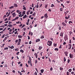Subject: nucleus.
I'll use <instances>...</instances> for the list:
<instances>
[{
	"instance_id": "obj_1",
	"label": "nucleus",
	"mask_w": 75,
	"mask_h": 75,
	"mask_svg": "<svg viewBox=\"0 0 75 75\" xmlns=\"http://www.w3.org/2000/svg\"><path fill=\"white\" fill-rule=\"evenodd\" d=\"M18 40H16L15 42L16 43H17L18 42V43L17 44V45H20V43H21V39H19Z\"/></svg>"
},
{
	"instance_id": "obj_2",
	"label": "nucleus",
	"mask_w": 75,
	"mask_h": 75,
	"mask_svg": "<svg viewBox=\"0 0 75 75\" xmlns=\"http://www.w3.org/2000/svg\"><path fill=\"white\" fill-rule=\"evenodd\" d=\"M47 45L49 46H51L52 45V41H48L47 43Z\"/></svg>"
},
{
	"instance_id": "obj_3",
	"label": "nucleus",
	"mask_w": 75,
	"mask_h": 75,
	"mask_svg": "<svg viewBox=\"0 0 75 75\" xmlns=\"http://www.w3.org/2000/svg\"><path fill=\"white\" fill-rule=\"evenodd\" d=\"M64 39L65 41H67V40L68 39V36L67 35H66L64 37Z\"/></svg>"
},
{
	"instance_id": "obj_4",
	"label": "nucleus",
	"mask_w": 75,
	"mask_h": 75,
	"mask_svg": "<svg viewBox=\"0 0 75 75\" xmlns=\"http://www.w3.org/2000/svg\"><path fill=\"white\" fill-rule=\"evenodd\" d=\"M68 45L69 47L68 48L69 50H71V47H72V45L71 44H69Z\"/></svg>"
},
{
	"instance_id": "obj_5",
	"label": "nucleus",
	"mask_w": 75,
	"mask_h": 75,
	"mask_svg": "<svg viewBox=\"0 0 75 75\" xmlns=\"http://www.w3.org/2000/svg\"><path fill=\"white\" fill-rule=\"evenodd\" d=\"M64 54H65V55L66 57H68V52H64Z\"/></svg>"
},
{
	"instance_id": "obj_6",
	"label": "nucleus",
	"mask_w": 75,
	"mask_h": 75,
	"mask_svg": "<svg viewBox=\"0 0 75 75\" xmlns=\"http://www.w3.org/2000/svg\"><path fill=\"white\" fill-rule=\"evenodd\" d=\"M69 57L70 58H72L74 57V55L71 54H69Z\"/></svg>"
},
{
	"instance_id": "obj_7",
	"label": "nucleus",
	"mask_w": 75,
	"mask_h": 75,
	"mask_svg": "<svg viewBox=\"0 0 75 75\" xmlns=\"http://www.w3.org/2000/svg\"><path fill=\"white\" fill-rule=\"evenodd\" d=\"M44 17L45 18H48V15H47V13H45L44 15Z\"/></svg>"
},
{
	"instance_id": "obj_8",
	"label": "nucleus",
	"mask_w": 75,
	"mask_h": 75,
	"mask_svg": "<svg viewBox=\"0 0 75 75\" xmlns=\"http://www.w3.org/2000/svg\"><path fill=\"white\" fill-rule=\"evenodd\" d=\"M63 35H64V32H61L60 34V37H63Z\"/></svg>"
},
{
	"instance_id": "obj_9",
	"label": "nucleus",
	"mask_w": 75,
	"mask_h": 75,
	"mask_svg": "<svg viewBox=\"0 0 75 75\" xmlns=\"http://www.w3.org/2000/svg\"><path fill=\"white\" fill-rule=\"evenodd\" d=\"M62 24L63 26H64V27H66V25H67V24L64 22H62Z\"/></svg>"
},
{
	"instance_id": "obj_10",
	"label": "nucleus",
	"mask_w": 75,
	"mask_h": 75,
	"mask_svg": "<svg viewBox=\"0 0 75 75\" xmlns=\"http://www.w3.org/2000/svg\"><path fill=\"white\" fill-rule=\"evenodd\" d=\"M12 15H13V17H16V14L15 13H13L12 14Z\"/></svg>"
},
{
	"instance_id": "obj_11",
	"label": "nucleus",
	"mask_w": 75,
	"mask_h": 75,
	"mask_svg": "<svg viewBox=\"0 0 75 75\" xmlns=\"http://www.w3.org/2000/svg\"><path fill=\"white\" fill-rule=\"evenodd\" d=\"M34 55L35 56L36 58H37L38 57V55L37 54L35 53L34 54Z\"/></svg>"
},
{
	"instance_id": "obj_12",
	"label": "nucleus",
	"mask_w": 75,
	"mask_h": 75,
	"mask_svg": "<svg viewBox=\"0 0 75 75\" xmlns=\"http://www.w3.org/2000/svg\"><path fill=\"white\" fill-rule=\"evenodd\" d=\"M39 41H40V39H38L36 40L35 42H39Z\"/></svg>"
},
{
	"instance_id": "obj_13",
	"label": "nucleus",
	"mask_w": 75,
	"mask_h": 75,
	"mask_svg": "<svg viewBox=\"0 0 75 75\" xmlns=\"http://www.w3.org/2000/svg\"><path fill=\"white\" fill-rule=\"evenodd\" d=\"M7 39V37H6L4 40H3V42H4Z\"/></svg>"
},
{
	"instance_id": "obj_14",
	"label": "nucleus",
	"mask_w": 75,
	"mask_h": 75,
	"mask_svg": "<svg viewBox=\"0 0 75 75\" xmlns=\"http://www.w3.org/2000/svg\"><path fill=\"white\" fill-rule=\"evenodd\" d=\"M42 47L41 46H39V48H38V50H41V49H42Z\"/></svg>"
},
{
	"instance_id": "obj_15",
	"label": "nucleus",
	"mask_w": 75,
	"mask_h": 75,
	"mask_svg": "<svg viewBox=\"0 0 75 75\" xmlns=\"http://www.w3.org/2000/svg\"><path fill=\"white\" fill-rule=\"evenodd\" d=\"M20 52H22L23 53H24V50H23L21 49L20 50Z\"/></svg>"
},
{
	"instance_id": "obj_16",
	"label": "nucleus",
	"mask_w": 75,
	"mask_h": 75,
	"mask_svg": "<svg viewBox=\"0 0 75 75\" xmlns=\"http://www.w3.org/2000/svg\"><path fill=\"white\" fill-rule=\"evenodd\" d=\"M18 37L19 38H22V36L20 35H18Z\"/></svg>"
},
{
	"instance_id": "obj_17",
	"label": "nucleus",
	"mask_w": 75,
	"mask_h": 75,
	"mask_svg": "<svg viewBox=\"0 0 75 75\" xmlns=\"http://www.w3.org/2000/svg\"><path fill=\"white\" fill-rule=\"evenodd\" d=\"M14 48V47L13 45H12L11 46L9 47V48H11V49H13Z\"/></svg>"
},
{
	"instance_id": "obj_18",
	"label": "nucleus",
	"mask_w": 75,
	"mask_h": 75,
	"mask_svg": "<svg viewBox=\"0 0 75 75\" xmlns=\"http://www.w3.org/2000/svg\"><path fill=\"white\" fill-rule=\"evenodd\" d=\"M39 5H38V3H37L36 6H35V7H36V8H38Z\"/></svg>"
},
{
	"instance_id": "obj_19",
	"label": "nucleus",
	"mask_w": 75,
	"mask_h": 75,
	"mask_svg": "<svg viewBox=\"0 0 75 75\" xmlns=\"http://www.w3.org/2000/svg\"><path fill=\"white\" fill-rule=\"evenodd\" d=\"M44 71V69H42L40 70V72L41 73H43Z\"/></svg>"
},
{
	"instance_id": "obj_20",
	"label": "nucleus",
	"mask_w": 75,
	"mask_h": 75,
	"mask_svg": "<svg viewBox=\"0 0 75 75\" xmlns=\"http://www.w3.org/2000/svg\"><path fill=\"white\" fill-rule=\"evenodd\" d=\"M51 7H55V5H54V4H51Z\"/></svg>"
},
{
	"instance_id": "obj_21",
	"label": "nucleus",
	"mask_w": 75,
	"mask_h": 75,
	"mask_svg": "<svg viewBox=\"0 0 75 75\" xmlns=\"http://www.w3.org/2000/svg\"><path fill=\"white\" fill-rule=\"evenodd\" d=\"M71 74L72 75H75V73H74V71L71 72Z\"/></svg>"
},
{
	"instance_id": "obj_22",
	"label": "nucleus",
	"mask_w": 75,
	"mask_h": 75,
	"mask_svg": "<svg viewBox=\"0 0 75 75\" xmlns=\"http://www.w3.org/2000/svg\"><path fill=\"white\" fill-rule=\"evenodd\" d=\"M14 6L15 7H17V4H14Z\"/></svg>"
},
{
	"instance_id": "obj_23",
	"label": "nucleus",
	"mask_w": 75,
	"mask_h": 75,
	"mask_svg": "<svg viewBox=\"0 0 75 75\" xmlns=\"http://www.w3.org/2000/svg\"><path fill=\"white\" fill-rule=\"evenodd\" d=\"M59 50H58V48H55L54 49V51H58Z\"/></svg>"
},
{
	"instance_id": "obj_24",
	"label": "nucleus",
	"mask_w": 75,
	"mask_h": 75,
	"mask_svg": "<svg viewBox=\"0 0 75 75\" xmlns=\"http://www.w3.org/2000/svg\"><path fill=\"white\" fill-rule=\"evenodd\" d=\"M37 62H38V61H37V60L35 59V64H37Z\"/></svg>"
},
{
	"instance_id": "obj_25",
	"label": "nucleus",
	"mask_w": 75,
	"mask_h": 75,
	"mask_svg": "<svg viewBox=\"0 0 75 75\" xmlns=\"http://www.w3.org/2000/svg\"><path fill=\"white\" fill-rule=\"evenodd\" d=\"M18 72L19 74V75H22V74L21 73V72H20V71H18Z\"/></svg>"
},
{
	"instance_id": "obj_26",
	"label": "nucleus",
	"mask_w": 75,
	"mask_h": 75,
	"mask_svg": "<svg viewBox=\"0 0 75 75\" xmlns=\"http://www.w3.org/2000/svg\"><path fill=\"white\" fill-rule=\"evenodd\" d=\"M8 26H9V27H13V25H12L9 24Z\"/></svg>"
},
{
	"instance_id": "obj_27",
	"label": "nucleus",
	"mask_w": 75,
	"mask_h": 75,
	"mask_svg": "<svg viewBox=\"0 0 75 75\" xmlns=\"http://www.w3.org/2000/svg\"><path fill=\"white\" fill-rule=\"evenodd\" d=\"M68 71L69 72H71V71H72V69H69L68 70Z\"/></svg>"
},
{
	"instance_id": "obj_28",
	"label": "nucleus",
	"mask_w": 75,
	"mask_h": 75,
	"mask_svg": "<svg viewBox=\"0 0 75 75\" xmlns=\"http://www.w3.org/2000/svg\"><path fill=\"white\" fill-rule=\"evenodd\" d=\"M59 69H60V71H62V70H63V68H62L61 67H60Z\"/></svg>"
},
{
	"instance_id": "obj_29",
	"label": "nucleus",
	"mask_w": 75,
	"mask_h": 75,
	"mask_svg": "<svg viewBox=\"0 0 75 75\" xmlns=\"http://www.w3.org/2000/svg\"><path fill=\"white\" fill-rule=\"evenodd\" d=\"M26 17H27V15H25L23 17V18H26Z\"/></svg>"
},
{
	"instance_id": "obj_30",
	"label": "nucleus",
	"mask_w": 75,
	"mask_h": 75,
	"mask_svg": "<svg viewBox=\"0 0 75 75\" xmlns=\"http://www.w3.org/2000/svg\"><path fill=\"white\" fill-rule=\"evenodd\" d=\"M71 23H73L72 22V21H69V24H70Z\"/></svg>"
},
{
	"instance_id": "obj_31",
	"label": "nucleus",
	"mask_w": 75,
	"mask_h": 75,
	"mask_svg": "<svg viewBox=\"0 0 75 75\" xmlns=\"http://www.w3.org/2000/svg\"><path fill=\"white\" fill-rule=\"evenodd\" d=\"M22 13L23 14H24H24H25V11H23V12H22Z\"/></svg>"
},
{
	"instance_id": "obj_32",
	"label": "nucleus",
	"mask_w": 75,
	"mask_h": 75,
	"mask_svg": "<svg viewBox=\"0 0 75 75\" xmlns=\"http://www.w3.org/2000/svg\"><path fill=\"white\" fill-rule=\"evenodd\" d=\"M18 50H19V49L18 48H17L16 49H15V51H18Z\"/></svg>"
},
{
	"instance_id": "obj_33",
	"label": "nucleus",
	"mask_w": 75,
	"mask_h": 75,
	"mask_svg": "<svg viewBox=\"0 0 75 75\" xmlns=\"http://www.w3.org/2000/svg\"><path fill=\"white\" fill-rule=\"evenodd\" d=\"M64 62H65V61H66V60H67V59H66V58H65V57H64Z\"/></svg>"
},
{
	"instance_id": "obj_34",
	"label": "nucleus",
	"mask_w": 75,
	"mask_h": 75,
	"mask_svg": "<svg viewBox=\"0 0 75 75\" xmlns=\"http://www.w3.org/2000/svg\"><path fill=\"white\" fill-rule=\"evenodd\" d=\"M47 7H48V5H45V8H47Z\"/></svg>"
},
{
	"instance_id": "obj_35",
	"label": "nucleus",
	"mask_w": 75,
	"mask_h": 75,
	"mask_svg": "<svg viewBox=\"0 0 75 75\" xmlns=\"http://www.w3.org/2000/svg\"><path fill=\"white\" fill-rule=\"evenodd\" d=\"M53 45H54V47H57V44H55V43H54Z\"/></svg>"
},
{
	"instance_id": "obj_36",
	"label": "nucleus",
	"mask_w": 75,
	"mask_h": 75,
	"mask_svg": "<svg viewBox=\"0 0 75 75\" xmlns=\"http://www.w3.org/2000/svg\"><path fill=\"white\" fill-rule=\"evenodd\" d=\"M18 18H19V17H16L15 18V20H18Z\"/></svg>"
},
{
	"instance_id": "obj_37",
	"label": "nucleus",
	"mask_w": 75,
	"mask_h": 75,
	"mask_svg": "<svg viewBox=\"0 0 75 75\" xmlns=\"http://www.w3.org/2000/svg\"><path fill=\"white\" fill-rule=\"evenodd\" d=\"M62 45H61L59 47V48H60L61 49L62 48Z\"/></svg>"
},
{
	"instance_id": "obj_38",
	"label": "nucleus",
	"mask_w": 75,
	"mask_h": 75,
	"mask_svg": "<svg viewBox=\"0 0 75 75\" xmlns=\"http://www.w3.org/2000/svg\"><path fill=\"white\" fill-rule=\"evenodd\" d=\"M34 75H37V72L35 71L34 74Z\"/></svg>"
},
{
	"instance_id": "obj_39",
	"label": "nucleus",
	"mask_w": 75,
	"mask_h": 75,
	"mask_svg": "<svg viewBox=\"0 0 75 75\" xmlns=\"http://www.w3.org/2000/svg\"><path fill=\"white\" fill-rule=\"evenodd\" d=\"M11 17V16H9V17L8 18V20H10Z\"/></svg>"
},
{
	"instance_id": "obj_40",
	"label": "nucleus",
	"mask_w": 75,
	"mask_h": 75,
	"mask_svg": "<svg viewBox=\"0 0 75 75\" xmlns=\"http://www.w3.org/2000/svg\"><path fill=\"white\" fill-rule=\"evenodd\" d=\"M59 30H61V27L59 26Z\"/></svg>"
},
{
	"instance_id": "obj_41",
	"label": "nucleus",
	"mask_w": 75,
	"mask_h": 75,
	"mask_svg": "<svg viewBox=\"0 0 75 75\" xmlns=\"http://www.w3.org/2000/svg\"><path fill=\"white\" fill-rule=\"evenodd\" d=\"M29 60H30V62H31V59L30 57H29Z\"/></svg>"
},
{
	"instance_id": "obj_42",
	"label": "nucleus",
	"mask_w": 75,
	"mask_h": 75,
	"mask_svg": "<svg viewBox=\"0 0 75 75\" xmlns=\"http://www.w3.org/2000/svg\"><path fill=\"white\" fill-rule=\"evenodd\" d=\"M32 16H35V12H34Z\"/></svg>"
},
{
	"instance_id": "obj_43",
	"label": "nucleus",
	"mask_w": 75,
	"mask_h": 75,
	"mask_svg": "<svg viewBox=\"0 0 75 75\" xmlns=\"http://www.w3.org/2000/svg\"><path fill=\"white\" fill-rule=\"evenodd\" d=\"M60 11H62V10H63V8H60Z\"/></svg>"
},
{
	"instance_id": "obj_44",
	"label": "nucleus",
	"mask_w": 75,
	"mask_h": 75,
	"mask_svg": "<svg viewBox=\"0 0 75 75\" xmlns=\"http://www.w3.org/2000/svg\"><path fill=\"white\" fill-rule=\"evenodd\" d=\"M41 39H42L43 38H44V37L43 36H42L41 38H40Z\"/></svg>"
},
{
	"instance_id": "obj_45",
	"label": "nucleus",
	"mask_w": 75,
	"mask_h": 75,
	"mask_svg": "<svg viewBox=\"0 0 75 75\" xmlns=\"http://www.w3.org/2000/svg\"><path fill=\"white\" fill-rule=\"evenodd\" d=\"M14 7L13 6H12L11 7H9V8L11 9V8H14Z\"/></svg>"
},
{
	"instance_id": "obj_46",
	"label": "nucleus",
	"mask_w": 75,
	"mask_h": 75,
	"mask_svg": "<svg viewBox=\"0 0 75 75\" xmlns=\"http://www.w3.org/2000/svg\"><path fill=\"white\" fill-rule=\"evenodd\" d=\"M20 54V52H18L16 54L17 55H18V54Z\"/></svg>"
},
{
	"instance_id": "obj_47",
	"label": "nucleus",
	"mask_w": 75,
	"mask_h": 75,
	"mask_svg": "<svg viewBox=\"0 0 75 75\" xmlns=\"http://www.w3.org/2000/svg\"><path fill=\"white\" fill-rule=\"evenodd\" d=\"M23 9V10H26V8L25 7H24Z\"/></svg>"
},
{
	"instance_id": "obj_48",
	"label": "nucleus",
	"mask_w": 75,
	"mask_h": 75,
	"mask_svg": "<svg viewBox=\"0 0 75 75\" xmlns=\"http://www.w3.org/2000/svg\"><path fill=\"white\" fill-rule=\"evenodd\" d=\"M6 17H7V16H6V15H5L3 17L4 19Z\"/></svg>"
},
{
	"instance_id": "obj_49",
	"label": "nucleus",
	"mask_w": 75,
	"mask_h": 75,
	"mask_svg": "<svg viewBox=\"0 0 75 75\" xmlns=\"http://www.w3.org/2000/svg\"><path fill=\"white\" fill-rule=\"evenodd\" d=\"M71 40H69V44H71Z\"/></svg>"
},
{
	"instance_id": "obj_50",
	"label": "nucleus",
	"mask_w": 75,
	"mask_h": 75,
	"mask_svg": "<svg viewBox=\"0 0 75 75\" xmlns=\"http://www.w3.org/2000/svg\"><path fill=\"white\" fill-rule=\"evenodd\" d=\"M10 12L11 11H10L9 13L8 14V15L7 16V17H8L9 16H10Z\"/></svg>"
},
{
	"instance_id": "obj_51",
	"label": "nucleus",
	"mask_w": 75,
	"mask_h": 75,
	"mask_svg": "<svg viewBox=\"0 0 75 75\" xmlns=\"http://www.w3.org/2000/svg\"><path fill=\"white\" fill-rule=\"evenodd\" d=\"M8 47H5L4 48V50H8Z\"/></svg>"
},
{
	"instance_id": "obj_52",
	"label": "nucleus",
	"mask_w": 75,
	"mask_h": 75,
	"mask_svg": "<svg viewBox=\"0 0 75 75\" xmlns=\"http://www.w3.org/2000/svg\"><path fill=\"white\" fill-rule=\"evenodd\" d=\"M69 33H70V35H71V34H72L73 33H72V32L71 31L69 32Z\"/></svg>"
},
{
	"instance_id": "obj_53",
	"label": "nucleus",
	"mask_w": 75,
	"mask_h": 75,
	"mask_svg": "<svg viewBox=\"0 0 75 75\" xmlns=\"http://www.w3.org/2000/svg\"><path fill=\"white\" fill-rule=\"evenodd\" d=\"M25 65L26 67H29V66H28V65H27V63H26V64H25Z\"/></svg>"
},
{
	"instance_id": "obj_54",
	"label": "nucleus",
	"mask_w": 75,
	"mask_h": 75,
	"mask_svg": "<svg viewBox=\"0 0 75 75\" xmlns=\"http://www.w3.org/2000/svg\"><path fill=\"white\" fill-rule=\"evenodd\" d=\"M65 18L67 20H68V19L69 18H68V17H67V16H66L65 17Z\"/></svg>"
},
{
	"instance_id": "obj_55",
	"label": "nucleus",
	"mask_w": 75,
	"mask_h": 75,
	"mask_svg": "<svg viewBox=\"0 0 75 75\" xmlns=\"http://www.w3.org/2000/svg\"><path fill=\"white\" fill-rule=\"evenodd\" d=\"M32 43V42L31 41H30L29 42V44H31V43Z\"/></svg>"
},
{
	"instance_id": "obj_56",
	"label": "nucleus",
	"mask_w": 75,
	"mask_h": 75,
	"mask_svg": "<svg viewBox=\"0 0 75 75\" xmlns=\"http://www.w3.org/2000/svg\"><path fill=\"white\" fill-rule=\"evenodd\" d=\"M16 12L17 13H20V11L19 10H18Z\"/></svg>"
},
{
	"instance_id": "obj_57",
	"label": "nucleus",
	"mask_w": 75,
	"mask_h": 75,
	"mask_svg": "<svg viewBox=\"0 0 75 75\" xmlns=\"http://www.w3.org/2000/svg\"><path fill=\"white\" fill-rule=\"evenodd\" d=\"M69 72L68 71H67V75H69Z\"/></svg>"
},
{
	"instance_id": "obj_58",
	"label": "nucleus",
	"mask_w": 75,
	"mask_h": 75,
	"mask_svg": "<svg viewBox=\"0 0 75 75\" xmlns=\"http://www.w3.org/2000/svg\"><path fill=\"white\" fill-rule=\"evenodd\" d=\"M75 71V67H74L73 68V71Z\"/></svg>"
},
{
	"instance_id": "obj_59",
	"label": "nucleus",
	"mask_w": 75,
	"mask_h": 75,
	"mask_svg": "<svg viewBox=\"0 0 75 75\" xmlns=\"http://www.w3.org/2000/svg\"><path fill=\"white\" fill-rule=\"evenodd\" d=\"M30 28H33V26H32V25H30Z\"/></svg>"
},
{
	"instance_id": "obj_60",
	"label": "nucleus",
	"mask_w": 75,
	"mask_h": 75,
	"mask_svg": "<svg viewBox=\"0 0 75 75\" xmlns=\"http://www.w3.org/2000/svg\"><path fill=\"white\" fill-rule=\"evenodd\" d=\"M25 44H28V42L26 41V42H25Z\"/></svg>"
},
{
	"instance_id": "obj_61",
	"label": "nucleus",
	"mask_w": 75,
	"mask_h": 75,
	"mask_svg": "<svg viewBox=\"0 0 75 75\" xmlns=\"http://www.w3.org/2000/svg\"><path fill=\"white\" fill-rule=\"evenodd\" d=\"M69 62H70V60L69 59H68V60H67L68 63H69Z\"/></svg>"
},
{
	"instance_id": "obj_62",
	"label": "nucleus",
	"mask_w": 75,
	"mask_h": 75,
	"mask_svg": "<svg viewBox=\"0 0 75 75\" xmlns=\"http://www.w3.org/2000/svg\"><path fill=\"white\" fill-rule=\"evenodd\" d=\"M6 28H4V29L2 31H5L6 30Z\"/></svg>"
},
{
	"instance_id": "obj_63",
	"label": "nucleus",
	"mask_w": 75,
	"mask_h": 75,
	"mask_svg": "<svg viewBox=\"0 0 75 75\" xmlns=\"http://www.w3.org/2000/svg\"><path fill=\"white\" fill-rule=\"evenodd\" d=\"M48 11H50V12H51V9L50 8L49 10H48Z\"/></svg>"
},
{
	"instance_id": "obj_64",
	"label": "nucleus",
	"mask_w": 75,
	"mask_h": 75,
	"mask_svg": "<svg viewBox=\"0 0 75 75\" xmlns=\"http://www.w3.org/2000/svg\"><path fill=\"white\" fill-rule=\"evenodd\" d=\"M63 45H65V44H66V42H63Z\"/></svg>"
}]
</instances>
